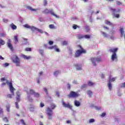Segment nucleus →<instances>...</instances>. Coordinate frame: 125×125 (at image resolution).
<instances>
[{"label":"nucleus","mask_w":125,"mask_h":125,"mask_svg":"<svg viewBox=\"0 0 125 125\" xmlns=\"http://www.w3.org/2000/svg\"><path fill=\"white\" fill-rule=\"evenodd\" d=\"M50 106L51 109L49 107H47L46 110V113L48 120H52V115H53V111L52 110H54V109L56 108V105L54 104H51Z\"/></svg>","instance_id":"nucleus-1"},{"label":"nucleus","mask_w":125,"mask_h":125,"mask_svg":"<svg viewBox=\"0 0 125 125\" xmlns=\"http://www.w3.org/2000/svg\"><path fill=\"white\" fill-rule=\"evenodd\" d=\"M119 50L118 48H111L109 49V52H111L113 54L111 55V59L112 61H115V60H118V57H117V51Z\"/></svg>","instance_id":"nucleus-2"},{"label":"nucleus","mask_w":125,"mask_h":125,"mask_svg":"<svg viewBox=\"0 0 125 125\" xmlns=\"http://www.w3.org/2000/svg\"><path fill=\"white\" fill-rule=\"evenodd\" d=\"M81 49V50H77L76 52L75 53V56L74 57L77 58V57H80L81 56V55H82V53H86V51L84 50H83V48L82 47V46H81V45H79Z\"/></svg>","instance_id":"nucleus-3"},{"label":"nucleus","mask_w":125,"mask_h":125,"mask_svg":"<svg viewBox=\"0 0 125 125\" xmlns=\"http://www.w3.org/2000/svg\"><path fill=\"white\" fill-rule=\"evenodd\" d=\"M79 95L80 94L78 92L71 91L69 94L67 95V97H68V98H77V97H79Z\"/></svg>","instance_id":"nucleus-4"},{"label":"nucleus","mask_w":125,"mask_h":125,"mask_svg":"<svg viewBox=\"0 0 125 125\" xmlns=\"http://www.w3.org/2000/svg\"><path fill=\"white\" fill-rule=\"evenodd\" d=\"M43 13L44 14H48L49 13H50L51 15H53V16H55V17H56V18H59V17L57 16V15L55 14L54 12H53V10H48L47 9H45L43 12Z\"/></svg>","instance_id":"nucleus-5"},{"label":"nucleus","mask_w":125,"mask_h":125,"mask_svg":"<svg viewBox=\"0 0 125 125\" xmlns=\"http://www.w3.org/2000/svg\"><path fill=\"white\" fill-rule=\"evenodd\" d=\"M90 60L93 64V66H96V62L99 63V62L102 61L101 58L100 57L91 58Z\"/></svg>","instance_id":"nucleus-6"},{"label":"nucleus","mask_w":125,"mask_h":125,"mask_svg":"<svg viewBox=\"0 0 125 125\" xmlns=\"http://www.w3.org/2000/svg\"><path fill=\"white\" fill-rule=\"evenodd\" d=\"M14 57L15 58L13 59V62L16 64V66H20V59L16 55H14Z\"/></svg>","instance_id":"nucleus-7"},{"label":"nucleus","mask_w":125,"mask_h":125,"mask_svg":"<svg viewBox=\"0 0 125 125\" xmlns=\"http://www.w3.org/2000/svg\"><path fill=\"white\" fill-rule=\"evenodd\" d=\"M110 10L112 12L113 15H114L115 18H120V15L119 14H116L117 12H120V10H117L116 9H114L113 8H110Z\"/></svg>","instance_id":"nucleus-8"},{"label":"nucleus","mask_w":125,"mask_h":125,"mask_svg":"<svg viewBox=\"0 0 125 125\" xmlns=\"http://www.w3.org/2000/svg\"><path fill=\"white\" fill-rule=\"evenodd\" d=\"M62 104L64 108H68V109H70V110H72L73 109V106L71 105H70L69 103L66 104L64 101H62Z\"/></svg>","instance_id":"nucleus-9"},{"label":"nucleus","mask_w":125,"mask_h":125,"mask_svg":"<svg viewBox=\"0 0 125 125\" xmlns=\"http://www.w3.org/2000/svg\"><path fill=\"white\" fill-rule=\"evenodd\" d=\"M9 86L11 93H12V95H14V90H15V88H14L12 85V83L10 82L9 83Z\"/></svg>","instance_id":"nucleus-10"},{"label":"nucleus","mask_w":125,"mask_h":125,"mask_svg":"<svg viewBox=\"0 0 125 125\" xmlns=\"http://www.w3.org/2000/svg\"><path fill=\"white\" fill-rule=\"evenodd\" d=\"M10 42H11V41L10 39H9L8 42H7L8 47H9V48H10L12 51H13V46H12V44H11V43Z\"/></svg>","instance_id":"nucleus-11"},{"label":"nucleus","mask_w":125,"mask_h":125,"mask_svg":"<svg viewBox=\"0 0 125 125\" xmlns=\"http://www.w3.org/2000/svg\"><path fill=\"white\" fill-rule=\"evenodd\" d=\"M35 92H35V90L33 89H30L29 91H27V94H28V95H34Z\"/></svg>","instance_id":"nucleus-12"},{"label":"nucleus","mask_w":125,"mask_h":125,"mask_svg":"<svg viewBox=\"0 0 125 125\" xmlns=\"http://www.w3.org/2000/svg\"><path fill=\"white\" fill-rule=\"evenodd\" d=\"M21 57L23 58V59H25L26 60H28V59H31V56H27L25 55L22 54Z\"/></svg>","instance_id":"nucleus-13"},{"label":"nucleus","mask_w":125,"mask_h":125,"mask_svg":"<svg viewBox=\"0 0 125 125\" xmlns=\"http://www.w3.org/2000/svg\"><path fill=\"white\" fill-rule=\"evenodd\" d=\"M74 66L76 67L77 71H80V70H82V66L79 65V64H75Z\"/></svg>","instance_id":"nucleus-14"},{"label":"nucleus","mask_w":125,"mask_h":125,"mask_svg":"<svg viewBox=\"0 0 125 125\" xmlns=\"http://www.w3.org/2000/svg\"><path fill=\"white\" fill-rule=\"evenodd\" d=\"M74 105L76 107H79V106H81V102H80L79 101L75 100L74 101Z\"/></svg>","instance_id":"nucleus-15"},{"label":"nucleus","mask_w":125,"mask_h":125,"mask_svg":"<svg viewBox=\"0 0 125 125\" xmlns=\"http://www.w3.org/2000/svg\"><path fill=\"white\" fill-rule=\"evenodd\" d=\"M10 27L13 30H16L17 29V26L13 23L10 24Z\"/></svg>","instance_id":"nucleus-16"},{"label":"nucleus","mask_w":125,"mask_h":125,"mask_svg":"<svg viewBox=\"0 0 125 125\" xmlns=\"http://www.w3.org/2000/svg\"><path fill=\"white\" fill-rule=\"evenodd\" d=\"M27 9L31 10V11H37V10H38V9H33L31 6H27Z\"/></svg>","instance_id":"nucleus-17"},{"label":"nucleus","mask_w":125,"mask_h":125,"mask_svg":"<svg viewBox=\"0 0 125 125\" xmlns=\"http://www.w3.org/2000/svg\"><path fill=\"white\" fill-rule=\"evenodd\" d=\"M104 23L106 24V25H109V26H112V25H113V23L110 22V21H108V20H105L104 21Z\"/></svg>","instance_id":"nucleus-18"},{"label":"nucleus","mask_w":125,"mask_h":125,"mask_svg":"<svg viewBox=\"0 0 125 125\" xmlns=\"http://www.w3.org/2000/svg\"><path fill=\"white\" fill-rule=\"evenodd\" d=\"M87 84L89 85V86H92V85H94V84H95V83L91 81H89L87 82Z\"/></svg>","instance_id":"nucleus-19"},{"label":"nucleus","mask_w":125,"mask_h":125,"mask_svg":"<svg viewBox=\"0 0 125 125\" xmlns=\"http://www.w3.org/2000/svg\"><path fill=\"white\" fill-rule=\"evenodd\" d=\"M121 37H124V34H125V31H124V28H121L120 29Z\"/></svg>","instance_id":"nucleus-20"},{"label":"nucleus","mask_w":125,"mask_h":125,"mask_svg":"<svg viewBox=\"0 0 125 125\" xmlns=\"http://www.w3.org/2000/svg\"><path fill=\"white\" fill-rule=\"evenodd\" d=\"M87 94H88V95H89V97H91V96H92V91H90V90H88L87 91Z\"/></svg>","instance_id":"nucleus-21"},{"label":"nucleus","mask_w":125,"mask_h":125,"mask_svg":"<svg viewBox=\"0 0 125 125\" xmlns=\"http://www.w3.org/2000/svg\"><path fill=\"white\" fill-rule=\"evenodd\" d=\"M16 100L17 102H20V94H17V96L16 97Z\"/></svg>","instance_id":"nucleus-22"},{"label":"nucleus","mask_w":125,"mask_h":125,"mask_svg":"<svg viewBox=\"0 0 125 125\" xmlns=\"http://www.w3.org/2000/svg\"><path fill=\"white\" fill-rule=\"evenodd\" d=\"M108 87L109 90H112V83H111V82L108 83Z\"/></svg>","instance_id":"nucleus-23"},{"label":"nucleus","mask_w":125,"mask_h":125,"mask_svg":"<svg viewBox=\"0 0 125 125\" xmlns=\"http://www.w3.org/2000/svg\"><path fill=\"white\" fill-rule=\"evenodd\" d=\"M29 109H30V111H31L32 112H34V110L35 109V107H34V105L31 104Z\"/></svg>","instance_id":"nucleus-24"},{"label":"nucleus","mask_w":125,"mask_h":125,"mask_svg":"<svg viewBox=\"0 0 125 125\" xmlns=\"http://www.w3.org/2000/svg\"><path fill=\"white\" fill-rule=\"evenodd\" d=\"M83 38H84V36H83L82 35L79 34L77 36V38L78 39V40H82V39H83Z\"/></svg>","instance_id":"nucleus-25"},{"label":"nucleus","mask_w":125,"mask_h":125,"mask_svg":"<svg viewBox=\"0 0 125 125\" xmlns=\"http://www.w3.org/2000/svg\"><path fill=\"white\" fill-rule=\"evenodd\" d=\"M5 42H4V41L2 40V39H0V45H3Z\"/></svg>","instance_id":"nucleus-26"},{"label":"nucleus","mask_w":125,"mask_h":125,"mask_svg":"<svg viewBox=\"0 0 125 125\" xmlns=\"http://www.w3.org/2000/svg\"><path fill=\"white\" fill-rule=\"evenodd\" d=\"M49 28H50V29H56V27L54 26V24H50L49 25Z\"/></svg>","instance_id":"nucleus-27"},{"label":"nucleus","mask_w":125,"mask_h":125,"mask_svg":"<svg viewBox=\"0 0 125 125\" xmlns=\"http://www.w3.org/2000/svg\"><path fill=\"white\" fill-rule=\"evenodd\" d=\"M33 95H34V97H40V94L39 93H36V92Z\"/></svg>","instance_id":"nucleus-28"},{"label":"nucleus","mask_w":125,"mask_h":125,"mask_svg":"<svg viewBox=\"0 0 125 125\" xmlns=\"http://www.w3.org/2000/svg\"><path fill=\"white\" fill-rule=\"evenodd\" d=\"M38 28L32 26L31 27V30H32L33 32H35L36 30H37Z\"/></svg>","instance_id":"nucleus-29"},{"label":"nucleus","mask_w":125,"mask_h":125,"mask_svg":"<svg viewBox=\"0 0 125 125\" xmlns=\"http://www.w3.org/2000/svg\"><path fill=\"white\" fill-rule=\"evenodd\" d=\"M57 47V46L56 45H54V46H52L51 47H49L48 48L49 49H55V48H56Z\"/></svg>","instance_id":"nucleus-30"},{"label":"nucleus","mask_w":125,"mask_h":125,"mask_svg":"<svg viewBox=\"0 0 125 125\" xmlns=\"http://www.w3.org/2000/svg\"><path fill=\"white\" fill-rule=\"evenodd\" d=\"M116 81V78H113L112 79H109V82L111 83V82H115Z\"/></svg>","instance_id":"nucleus-31"},{"label":"nucleus","mask_w":125,"mask_h":125,"mask_svg":"<svg viewBox=\"0 0 125 125\" xmlns=\"http://www.w3.org/2000/svg\"><path fill=\"white\" fill-rule=\"evenodd\" d=\"M95 122V120L94 119H91L89 120L88 123L89 124H91V123H94Z\"/></svg>","instance_id":"nucleus-32"},{"label":"nucleus","mask_w":125,"mask_h":125,"mask_svg":"<svg viewBox=\"0 0 125 125\" xmlns=\"http://www.w3.org/2000/svg\"><path fill=\"white\" fill-rule=\"evenodd\" d=\"M28 100L29 102H33V98H31V97L28 96Z\"/></svg>","instance_id":"nucleus-33"},{"label":"nucleus","mask_w":125,"mask_h":125,"mask_svg":"<svg viewBox=\"0 0 125 125\" xmlns=\"http://www.w3.org/2000/svg\"><path fill=\"white\" fill-rule=\"evenodd\" d=\"M91 37V35H84V38L85 39H90V37Z\"/></svg>","instance_id":"nucleus-34"},{"label":"nucleus","mask_w":125,"mask_h":125,"mask_svg":"<svg viewBox=\"0 0 125 125\" xmlns=\"http://www.w3.org/2000/svg\"><path fill=\"white\" fill-rule=\"evenodd\" d=\"M85 29H86V32H87H87H88V31H90V29H89V27L88 26V25H86L85 26Z\"/></svg>","instance_id":"nucleus-35"},{"label":"nucleus","mask_w":125,"mask_h":125,"mask_svg":"<svg viewBox=\"0 0 125 125\" xmlns=\"http://www.w3.org/2000/svg\"><path fill=\"white\" fill-rule=\"evenodd\" d=\"M37 31H38V32H39L41 34H43V31L42 29H40L39 28H37Z\"/></svg>","instance_id":"nucleus-36"},{"label":"nucleus","mask_w":125,"mask_h":125,"mask_svg":"<svg viewBox=\"0 0 125 125\" xmlns=\"http://www.w3.org/2000/svg\"><path fill=\"white\" fill-rule=\"evenodd\" d=\"M25 51H32V49L31 48L27 47L25 49Z\"/></svg>","instance_id":"nucleus-37"},{"label":"nucleus","mask_w":125,"mask_h":125,"mask_svg":"<svg viewBox=\"0 0 125 125\" xmlns=\"http://www.w3.org/2000/svg\"><path fill=\"white\" fill-rule=\"evenodd\" d=\"M102 34L103 35V36L104 37H105V38H107V37H108V35H107V34H106V33L104 32H102Z\"/></svg>","instance_id":"nucleus-38"},{"label":"nucleus","mask_w":125,"mask_h":125,"mask_svg":"<svg viewBox=\"0 0 125 125\" xmlns=\"http://www.w3.org/2000/svg\"><path fill=\"white\" fill-rule=\"evenodd\" d=\"M43 5L44 6L47 5V0H44V1H43Z\"/></svg>","instance_id":"nucleus-39"},{"label":"nucleus","mask_w":125,"mask_h":125,"mask_svg":"<svg viewBox=\"0 0 125 125\" xmlns=\"http://www.w3.org/2000/svg\"><path fill=\"white\" fill-rule=\"evenodd\" d=\"M14 40L16 42H18V37L17 36H15L14 37Z\"/></svg>","instance_id":"nucleus-40"},{"label":"nucleus","mask_w":125,"mask_h":125,"mask_svg":"<svg viewBox=\"0 0 125 125\" xmlns=\"http://www.w3.org/2000/svg\"><path fill=\"white\" fill-rule=\"evenodd\" d=\"M6 107L7 112H9V109H10V105H6Z\"/></svg>","instance_id":"nucleus-41"},{"label":"nucleus","mask_w":125,"mask_h":125,"mask_svg":"<svg viewBox=\"0 0 125 125\" xmlns=\"http://www.w3.org/2000/svg\"><path fill=\"white\" fill-rule=\"evenodd\" d=\"M3 120L4 122H6V123H8V119H7V118L6 117L3 118Z\"/></svg>","instance_id":"nucleus-42"},{"label":"nucleus","mask_w":125,"mask_h":125,"mask_svg":"<svg viewBox=\"0 0 125 125\" xmlns=\"http://www.w3.org/2000/svg\"><path fill=\"white\" fill-rule=\"evenodd\" d=\"M5 36V34L4 33H0V37H2L3 38V37H4Z\"/></svg>","instance_id":"nucleus-43"},{"label":"nucleus","mask_w":125,"mask_h":125,"mask_svg":"<svg viewBox=\"0 0 125 125\" xmlns=\"http://www.w3.org/2000/svg\"><path fill=\"white\" fill-rule=\"evenodd\" d=\"M68 51L70 54H72V50L71 48H68Z\"/></svg>","instance_id":"nucleus-44"},{"label":"nucleus","mask_w":125,"mask_h":125,"mask_svg":"<svg viewBox=\"0 0 125 125\" xmlns=\"http://www.w3.org/2000/svg\"><path fill=\"white\" fill-rule=\"evenodd\" d=\"M73 29H74V30H76V29H77V28H80L79 26H78L76 24H74L73 26Z\"/></svg>","instance_id":"nucleus-45"},{"label":"nucleus","mask_w":125,"mask_h":125,"mask_svg":"<svg viewBox=\"0 0 125 125\" xmlns=\"http://www.w3.org/2000/svg\"><path fill=\"white\" fill-rule=\"evenodd\" d=\"M39 53H40V54H41V55H43V50H40Z\"/></svg>","instance_id":"nucleus-46"},{"label":"nucleus","mask_w":125,"mask_h":125,"mask_svg":"<svg viewBox=\"0 0 125 125\" xmlns=\"http://www.w3.org/2000/svg\"><path fill=\"white\" fill-rule=\"evenodd\" d=\"M62 44L63 45H67V44H68V42L67 41H63L62 42Z\"/></svg>","instance_id":"nucleus-47"},{"label":"nucleus","mask_w":125,"mask_h":125,"mask_svg":"<svg viewBox=\"0 0 125 125\" xmlns=\"http://www.w3.org/2000/svg\"><path fill=\"white\" fill-rule=\"evenodd\" d=\"M86 86H87V85L86 84H83L81 88H85V87H86Z\"/></svg>","instance_id":"nucleus-48"},{"label":"nucleus","mask_w":125,"mask_h":125,"mask_svg":"<svg viewBox=\"0 0 125 125\" xmlns=\"http://www.w3.org/2000/svg\"><path fill=\"white\" fill-rule=\"evenodd\" d=\"M15 104H16V107L17 109H19V104H18V103L16 102Z\"/></svg>","instance_id":"nucleus-49"},{"label":"nucleus","mask_w":125,"mask_h":125,"mask_svg":"<svg viewBox=\"0 0 125 125\" xmlns=\"http://www.w3.org/2000/svg\"><path fill=\"white\" fill-rule=\"evenodd\" d=\"M59 73V71H56L54 72V76H56V75H58V74Z\"/></svg>","instance_id":"nucleus-50"},{"label":"nucleus","mask_w":125,"mask_h":125,"mask_svg":"<svg viewBox=\"0 0 125 125\" xmlns=\"http://www.w3.org/2000/svg\"><path fill=\"white\" fill-rule=\"evenodd\" d=\"M3 66H4V67H7V66H9V63H5L3 64Z\"/></svg>","instance_id":"nucleus-51"},{"label":"nucleus","mask_w":125,"mask_h":125,"mask_svg":"<svg viewBox=\"0 0 125 125\" xmlns=\"http://www.w3.org/2000/svg\"><path fill=\"white\" fill-rule=\"evenodd\" d=\"M101 117H102L103 118L105 117V116H106V113L104 112L101 114Z\"/></svg>","instance_id":"nucleus-52"},{"label":"nucleus","mask_w":125,"mask_h":125,"mask_svg":"<svg viewBox=\"0 0 125 125\" xmlns=\"http://www.w3.org/2000/svg\"><path fill=\"white\" fill-rule=\"evenodd\" d=\"M44 91L46 94H48V92H47V89L46 88H44Z\"/></svg>","instance_id":"nucleus-53"},{"label":"nucleus","mask_w":125,"mask_h":125,"mask_svg":"<svg viewBox=\"0 0 125 125\" xmlns=\"http://www.w3.org/2000/svg\"><path fill=\"white\" fill-rule=\"evenodd\" d=\"M55 51H56L57 52H60V50H59V48H57V47L56 48H55Z\"/></svg>","instance_id":"nucleus-54"},{"label":"nucleus","mask_w":125,"mask_h":125,"mask_svg":"<svg viewBox=\"0 0 125 125\" xmlns=\"http://www.w3.org/2000/svg\"><path fill=\"white\" fill-rule=\"evenodd\" d=\"M121 87H125V82L122 83Z\"/></svg>","instance_id":"nucleus-55"},{"label":"nucleus","mask_w":125,"mask_h":125,"mask_svg":"<svg viewBox=\"0 0 125 125\" xmlns=\"http://www.w3.org/2000/svg\"><path fill=\"white\" fill-rule=\"evenodd\" d=\"M7 97L8 98H12V95H11V94H8L7 95Z\"/></svg>","instance_id":"nucleus-56"},{"label":"nucleus","mask_w":125,"mask_h":125,"mask_svg":"<svg viewBox=\"0 0 125 125\" xmlns=\"http://www.w3.org/2000/svg\"><path fill=\"white\" fill-rule=\"evenodd\" d=\"M67 88H68V89H71V85L70 83L67 84Z\"/></svg>","instance_id":"nucleus-57"},{"label":"nucleus","mask_w":125,"mask_h":125,"mask_svg":"<svg viewBox=\"0 0 125 125\" xmlns=\"http://www.w3.org/2000/svg\"><path fill=\"white\" fill-rule=\"evenodd\" d=\"M3 22H5V23H7V22H8V20L3 19Z\"/></svg>","instance_id":"nucleus-58"},{"label":"nucleus","mask_w":125,"mask_h":125,"mask_svg":"<svg viewBox=\"0 0 125 125\" xmlns=\"http://www.w3.org/2000/svg\"><path fill=\"white\" fill-rule=\"evenodd\" d=\"M49 44H50V45H51L53 44V42L51 41H49Z\"/></svg>","instance_id":"nucleus-59"},{"label":"nucleus","mask_w":125,"mask_h":125,"mask_svg":"<svg viewBox=\"0 0 125 125\" xmlns=\"http://www.w3.org/2000/svg\"><path fill=\"white\" fill-rule=\"evenodd\" d=\"M40 107H44V104H42V103H41L40 104Z\"/></svg>","instance_id":"nucleus-60"},{"label":"nucleus","mask_w":125,"mask_h":125,"mask_svg":"<svg viewBox=\"0 0 125 125\" xmlns=\"http://www.w3.org/2000/svg\"><path fill=\"white\" fill-rule=\"evenodd\" d=\"M0 81L1 82H4V81H5V78H1Z\"/></svg>","instance_id":"nucleus-61"},{"label":"nucleus","mask_w":125,"mask_h":125,"mask_svg":"<svg viewBox=\"0 0 125 125\" xmlns=\"http://www.w3.org/2000/svg\"><path fill=\"white\" fill-rule=\"evenodd\" d=\"M117 5H121V4H122V3L120 1H117Z\"/></svg>","instance_id":"nucleus-62"},{"label":"nucleus","mask_w":125,"mask_h":125,"mask_svg":"<svg viewBox=\"0 0 125 125\" xmlns=\"http://www.w3.org/2000/svg\"><path fill=\"white\" fill-rule=\"evenodd\" d=\"M24 27L25 28H30V26H29V25H28V24L24 25Z\"/></svg>","instance_id":"nucleus-63"},{"label":"nucleus","mask_w":125,"mask_h":125,"mask_svg":"<svg viewBox=\"0 0 125 125\" xmlns=\"http://www.w3.org/2000/svg\"><path fill=\"white\" fill-rule=\"evenodd\" d=\"M6 84V83H3L2 84H1V85L2 86H4V85H5Z\"/></svg>","instance_id":"nucleus-64"}]
</instances>
